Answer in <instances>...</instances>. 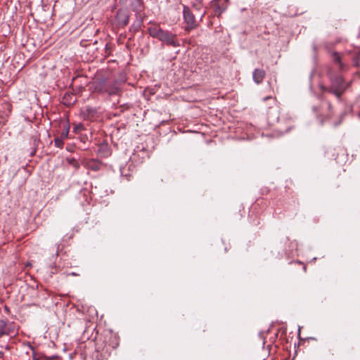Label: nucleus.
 Here are the masks:
<instances>
[{"instance_id": "nucleus-1", "label": "nucleus", "mask_w": 360, "mask_h": 360, "mask_svg": "<svg viewBox=\"0 0 360 360\" xmlns=\"http://www.w3.org/2000/svg\"><path fill=\"white\" fill-rule=\"evenodd\" d=\"M148 30L152 37L156 38L167 45L172 46H177L179 45L176 41L175 34L163 30L158 25L153 24L150 25Z\"/></svg>"}, {"instance_id": "nucleus-2", "label": "nucleus", "mask_w": 360, "mask_h": 360, "mask_svg": "<svg viewBox=\"0 0 360 360\" xmlns=\"http://www.w3.org/2000/svg\"><path fill=\"white\" fill-rule=\"evenodd\" d=\"M184 21L186 23V30H191L196 27V22L195 20L194 15L188 9V8L184 6Z\"/></svg>"}, {"instance_id": "nucleus-3", "label": "nucleus", "mask_w": 360, "mask_h": 360, "mask_svg": "<svg viewBox=\"0 0 360 360\" xmlns=\"http://www.w3.org/2000/svg\"><path fill=\"white\" fill-rule=\"evenodd\" d=\"M15 332V327L13 323H8L0 320V337L3 335H13Z\"/></svg>"}, {"instance_id": "nucleus-4", "label": "nucleus", "mask_w": 360, "mask_h": 360, "mask_svg": "<svg viewBox=\"0 0 360 360\" xmlns=\"http://www.w3.org/2000/svg\"><path fill=\"white\" fill-rule=\"evenodd\" d=\"M120 84H121L119 82H115L113 84H112L110 86L108 87L106 91L108 93L109 95L119 94L121 91Z\"/></svg>"}, {"instance_id": "nucleus-5", "label": "nucleus", "mask_w": 360, "mask_h": 360, "mask_svg": "<svg viewBox=\"0 0 360 360\" xmlns=\"http://www.w3.org/2000/svg\"><path fill=\"white\" fill-rule=\"evenodd\" d=\"M265 76L264 70L262 69H255L253 72V79L257 84L261 83Z\"/></svg>"}, {"instance_id": "nucleus-6", "label": "nucleus", "mask_w": 360, "mask_h": 360, "mask_svg": "<svg viewBox=\"0 0 360 360\" xmlns=\"http://www.w3.org/2000/svg\"><path fill=\"white\" fill-rule=\"evenodd\" d=\"M117 19L119 24L122 26H125L128 24L129 17L127 13L119 11L117 13Z\"/></svg>"}, {"instance_id": "nucleus-7", "label": "nucleus", "mask_w": 360, "mask_h": 360, "mask_svg": "<svg viewBox=\"0 0 360 360\" xmlns=\"http://www.w3.org/2000/svg\"><path fill=\"white\" fill-rule=\"evenodd\" d=\"M69 129H70L69 124H64V129L60 134V137L62 139H65L68 138V134H69Z\"/></svg>"}, {"instance_id": "nucleus-8", "label": "nucleus", "mask_w": 360, "mask_h": 360, "mask_svg": "<svg viewBox=\"0 0 360 360\" xmlns=\"http://www.w3.org/2000/svg\"><path fill=\"white\" fill-rule=\"evenodd\" d=\"M63 140L64 139H62L60 136V138L55 139L54 142H55L56 146H57L58 148H62L64 144Z\"/></svg>"}, {"instance_id": "nucleus-9", "label": "nucleus", "mask_w": 360, "mask_h": 360, "mask_svg": "<svg viewBox=\"0 0 360 360\" xmlns=\"http://www.w3.org/2000/svg\"><path fill=\"white\" fill-rule=\"evenodd\" d=\"M84 126L82 124H78L75 126L73 128V131L76 134L79 133L82 130H83Z\"/></svg>"}, {"instance_id": "nucleus-10", "label": "nucleus", "mask_w": 360, "mask_h": 360, "mask_svg": "<svg viewBox=\"0 0 360 360\" xmlns=\"http://www.w3.org/2000/svg\"><path fill=\"white\" fill-rule=\"evenodd\" d=\"M333 59L335 62L339 63L340 64V56L337 53H334Z\"/></svg>"}, {"instance_id": "nucleus-11", "label": "nucleus", "mask_w": 360, "mask_h": 360, "mask_svg": "<svg viewBox=\"0 0 360 360\" xmlns=\"http://www.w3.org/2000/svg\"><path fill=\"white\" fill-rule=\"evenodd\" d=\"M92 163L95 164L96 166L93 167V166H91L94 170H98L99 169V164H98L97 162H92Z\"/></svg>"}, {"instance_id": "nucleus-12", "label": "nucleus", "mask_w": 360, "mask_h": 360, "mask_svg": "<svg viewBox=\"0 0 360 360\" xmlns=\"http://www.w3.org/2000/svg\"><path fill=\"white\" fill-rule=\"evenodd\" d=\"M335 94L338 96V97H340V93L338 92V91H335Z\"/></svg>"}, {"instance_id": "nucleus-13", "label": "nucleus", "mask_w": 360, "mask_h": 360, "mask_svg": "<svg viewBox=\"0 0 360 360\" xmlns=\"http://www.w3.org/2000/svg\"><path fill=\"white\" fill-rule=\"evenodd\" d=\"M272 98V96H266V97H265V98H264V101H266V100H267V99H269V98Z\"/></svg>"}, {"instance_id": "nucleus-14", "label": "nucleus", "mask_w": 360, "mask_h": 360, "mask_svg": "<svg viewBox=\"0 0 360 360\" xmlns=\"http://www.w3.org/2000/svg\"><path fill=\"white\" fill-rule=\"evenodd\" d=\"M3 356H4V352H0V359L3 358Z\"/></svg>"}]
</instances>
